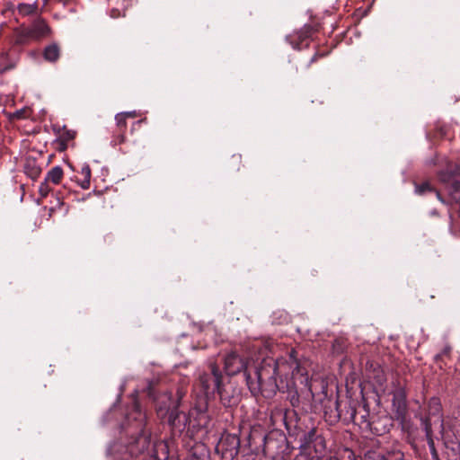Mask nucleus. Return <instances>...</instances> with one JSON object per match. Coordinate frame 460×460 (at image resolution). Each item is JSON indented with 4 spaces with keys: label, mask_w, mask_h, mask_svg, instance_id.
I'll return each instance as SVG.
<instances>
[{
    "label": "nucleus",
    "mask_w": 460,
    "mask_h": 460,
    "mask_svg": "<svg viewBox=\"0 0 460 460\" xmlns=\"http://www.w3.org/2000/svg\"><path fill=\"white\" fill-rule=\"evenodd\" d=\"M431 214H432V215H437V211H436V210H433V211L431 212Z\"/></svg>",
    "instance_id": "34"
},
{
    "label": "nucleus",
    "mask_w": 460,
    "mask_h": 460,
    "mask_svg": "<svg viewBox=\"0 0 460 460\" xmlns=\"http://www.w3.org/2000/svg\"><path fill=\"white\" fill-rule=\"evenodd\" d=\"M222 379L223 376L219 367L215 363H210L208 371L201 374L199 378V385L204 393V395L199 398H205L208 402V396L214 394L223 385Z\"/></svg>",
    "instance_id": "6"
},
{
    "label": "nucleus",
    "mask_w": 460,
    "mask_h": 460,
    "mask_svg": "<svg viewBox=\"0 0 460 460\" xmlns=\"http://www.w3.org/2000/svg\"><path fill=\"white\" fill-rule=\"evenodd\" d=\"M63 169L60 166H55L49 171L45 180L53 184H58L63 178Z\"/></svg>",
    "instance_id": "17"
},
{
    "label": "nucleus",
    "mask_w": 460,
    "mask_h": 460,
    "mask_svg": "<svg viewBox=\"0 0 460 460\" xmlns=\"http://www.w3.org/2000/svg\"><path fill=\"white\" fill-rule=\"evenodd\" d=\"M420 420L422 426H424L426 420H430L432 426L438 429L439 434H444L445 426L442 414V405L439 398L432 397L429 399L428 402L427 415L422 417Z\"/></svg>",
    "instance_id": "8"
},
{
    "label": "nucleus",
    "mask_w": 460,
    "mask_h": 460,
    "mask_svg": "<svg viewBox=\"0 0 460 460\" xmlns=\"http://www.w3.org/2000/svg\"><path fill=\"white\" fill-rule=\"evenodd\" d=\"M367 416H368V412H366L365 415L361 416V423L365 424L367 429H369L373 430L376 434L380 435L381 432H379V430H377L376 428L372 427V423L368 420Z\"/></svg>",
    "instance_id": "24"
},
{
    "label": "nucleus",
    "mask_w": 460,
    "mask_h": 460,
    "mask_svg": "<svg viewBox=\"0 0 460 460\" xmlns=\"http://www.w3.org/2000/svg\"><path fill=\"white\" fill-rule=\"evenodd\" d=\"M193 460H194V459H193ZM195 460H203V459H201V458H199H199H197V459H195Z\"/></svg>",
    "instance_id": "36"
},
{
    "label": "nucleus",
    "mask_w": 460,
    "mask_h": 460,
    "mask_svg": "<svg viewBox=\"0 0 460 460\" xmlns=\"http://www.w3.org/2000/svg\"><path fill=\"white\" fill-rule=\"evenodd\" d=\"M295 350L292 349L289 354V361L288 364L291 366L288 372L289 388L299 382L301 385L307 386L309 385L308 375L305 367L299 363L294 357Z\"/></svg>",
    "instance_id": "9"
},
{
    "label": "nucleus",
    "mask_w": 460,
    "mask_h": 460,
    "mask_svg": "<svg viewBox=\"0 0 460 460\" xmlns=\"http://www.w3.org/2000/svg\"><path fill=\"white\" fill-rule=\"evenodd\" d=\"M80 173L83 176V180L80 181V186L84 190H87L90 187L91 181V169L88 164H84L81 167Z\"/></svg>",
    "instance_id": "20"
},
{
    "label": "nucleus",
    "mask_w": 460,
    "mask_h": 460,
    "mask_svg": "<svg viewBox=\"0 0 460 460\" xmlns=\"http://www.w3.org/2000/svg\"><path fill=\"white\" fill-rule=\"evenodd\" d=\"M314 433H315V431H314V429H313V430H311V431L308 433V437H309V438H311V437L314 436Z\"/></svg>",
    "instance_id": "32"
},
{
    "label": "nucleus",
    "mask_w": 460,
    "mask_h": 460,
    "mask_svg": "<svg viewBox=\"0 0 460 460\" xmlns=\"http://www.w3.org/2000/svg\"><path fill=\"white\" fill-rule=\"evenodd\" d=\"M115 120L118 128L120 131L124 130L127 128V118L120 113H118L115 116Z\"/></svg>",
    "instance_id": "22"
},
{
    "label": "nucleus",
    "mask_w": 460,
    "mask_h": 460,
    "mask_svg": "<svg viewBox=\"0 0 460 460\" xmlns=\"http://www.w3.org/2000/svg\"><path fill=\"white\" fill-rule=\"evenodd\" d=\"M15 43L27 45L31 41H40L52 34V30L47 21L38 16L29 26L22 25L15 30Z\"/></svg>",
    "instance_id": "3"
},
{
    "label": "nucleus",
    "mask_w": 460,
    "mask_h": 460,
    "mask_svg": "<svg viewBox=\"0 0 460 460\" xmlns=\"http://www.w3.org/2000/svg\"><path fill=\"white\" fill-rule=\"evenodd\" d=\"M329 460H338L337 458H330Z\"/></svg>",
    "instance_id": "35"
},
{
    "label": "nucleus",
    "mask_w": 460,
    "mask_h": 460,
    "mask_svg": "<svg viewBox=\"0 0 460 460\" xmlns=\"http://www.w3.org/2000/svg\"><path fill=\"white\" fill-rule=\"evenodd\" d=\"M75 136V132L68 129H64L63 134L61 135L62 141H70L72 140Z\"/></svg>",
    "instance_id": "26"
},
{
    "label": "nucleus",
    "mask_w": 460,
    "mask_h": 460,
    "mask_svg": "<svg viewBox=\"0 0 460 460\" xmlns=\"http://www.w3.org/2000/svg\"><path fill=\"white\" fill-rule=\"evenodd\" d=\"M60 57V48L57 43H52L45 47L43 58L48 62H57Z\"/></svg>",
    "instance_id": "14"
},
{
    "label": "nucleus",
    "mask_w": 460,
    "mask_h": 460,
    "mask_svg": "<svg viewBox=\"0 0 460 460\" xmlns=\"http://www.w3.org/2000/svg\"><path fill=\"white\" fill-rule=\"evenodd\" d=\"M145 120H146V119H139L138 121H137V124H139V123H141V122H143V121H145Z\"/></svg>",
    "instance_id": "33"
},
{
    "label": "nucleus",
    "mask_w": 460,
    "mask_h": 460,
    "mask_svg": "<svg viewBox=\"0 0 460 460\" xmlns=\"http://www.w3.org/2000/svg\"><path fill=\"white\" fill-rule=\"evenodd\" d=\"M225 370L227 375L234 376L242 370L246 372L247 368H250V365L234 351H231L226 355L225 359Z\"/></svg>",
    "instance_id": "10"
},
{
    "label": "nucleus",
    "mask_w": 460,
    "mask_h": 460,
    "mask_svg": "<svg viewBox=\"0 0 460 460\" xmlns=\"http://www.w3.org/2000/svg\"><path fill=\"white\" fill-rule=\"evenodd\" d=\"M24 172L29 177L35 180L40 176L41 169L35 160L28 159L24 165Z\"/></svg>",
    "instance_id": "15"
},
{
    "label": "nucleus",
    "mask_w": 460,
    "mask_h": 460,
    "mask_svg": "<svg viewBox=\"0 0 460 460\" xmlns=\"http://www.w3.org/2000/svg\"><path fill=\"white\" fill-rule=\"evenodd\" d=\"M207 409L206 399L199 398L195 406L190 410L186 436L195 438L200 431L207 428L209 422Z\"/></svg>",
    "instance_id": "4"
},
{
    "label": "nucleus",
    "mask_w": 460,
    "mask_h": 460,
    "mask_svg": "<svg viewBox=\"0 0 460 460\" xmlns=\"http://www.w3.org/2000/svg\"><path fill=\"white\" fill-rule=\"evenodd\" d=\"M451 349H452L449 345L445 346L442 351L435 356L436 361L442 359L443 357L449 356Z\"/></svg>",
    "instance_id": "25"
},
{
    "label": "nucleus",
    "mask_w": 460,
    "mask_h": 460,
    "mask_svg": "<svg viewBox=\"0 0 460 460\" xmlns=\"http://www.w3.org/2000/svg\"><path fill=\"white\" fill-rule=\"evenodd\" d=\"M327 55V52H316L312 58L310 59L309 65L314 63L319 58L325 57Z\"/></svg>",
    "instance_id": "28"
},
{
    "label": "nucleus",
    "mask_w": 460,
    "mask_h": 460,
    "mask_svg": "<svg viewBox=\"0 0 460 460\" xmlns=\"http://www.w3.org/2000/svg\"><path fill=\"white\" fill-rule=\"evenodd\" d=\"M121 114H123L127 119L137 117L136 111H126V112H121Z\"/></svg>",
    "instance_id": "30"
},
{
    "label": "nucleus",
    "mask_w": 460,
    "mask_h": 460,
    "mask_svg": "<svg viewBox=\"0 0 460 460\" xmlns=\"http://www.w3.org/2000/svg\"><path fill=\"white\" fill-rule=\"evenodd\" d=\"M314 447H316L317 446H320L321 447V449H318V448H315L316 451H320L322 452V450L324 449L325 447V445H324V441H323V438H321V437H317L315 438V440H314Z\"/></svg>",
    "instance_id": "27"
},
{
    "label": "nucleus",
    "mask_w": 460,
    "mask_h": 460,
    "mask_svg": "<svg viewBox=\"0 0 460 460\" xmlns=\"http://www.w3.org/2000/svg\"><path fill=\"white\" fill-rule=\"evenodd\" d=\"M297 460H317V459H315V458H314V457H312V458H307L306 456H301V458H298Z\"/></svg>",
    "instance_id": "31"
},
{
    "label": "nucleus",
    "mask_w": 460,
    "mask_h": 460,
    "mask_svg": "<svg viewBox=\"0 0 460 460\" xmlns=\"http://www.w3.org/2000/svg\"><path fill=\"white\" fill-rule=\"evenodd\" d=\"M49 183V181L44 180V181L41 182L39 187V192L42 198L47 197L48 194L51 191V189H50Z\"/></svg>",
    "instance_id": "23"
},
{
    "label": "nucleus",
    "mask_w": 460,
    "mask_h": 460,
    "mask_svg": "<svg viewBox=\"0 0 460 460\" xmlns=\"http://www.w3.org/2000/svg\"><path fill=\"white\" fill-rule=\"evenodd\" d=\"M385 378L384 375H383V374H381V375H380V374L378 373V374H377V376H376V383H377L379 385H384V383H385Z\"/></svg>",
    "instance_id": "29"
},
{
    "label": "nucleus",
    "mask_w": 460,
    "mask_h": 460,
    "mask_svg": "<svg viewBox=\"0 0 460 460\" xmlns=\"http://www.w3.org/2000/svg\"><path fill=\"white\" fill-rule=\"evenodd\" d=\"M169 401H171V395H165L163 400L159 402V405L156 409L158 416L163 419L168 415V422L172 430L180 434L183 432L186 433L189 413L186 414L183 411H178V406L172 409L170 405L166 404Z\"/></svg>",
    "instance_id": "5"
},
{
    "label": "nucleus",
    "mask_w": 460,
    "mask_h": 460,
    "mask_svg": "<svg viewBox=\"0 0 460 460\" xmlns=\"http://www.w3.org/2000/svg\"><path fill=\"white\" fill-rule=\"evenodd\" d=\"M291 366L288 360L279 358L263 359L258 367L246 369L245 379L250 391L258 393L276 394L277 391L289 389L288 372Z\"/></svg>",
    "instance_id": "1"
},
{
    "label": "nucleus",
    "mask_w": 460,
    "mask_h": 460,
    "mask_svg": "<svg viewBox=\"0 0 460 460\" xmlns=\"http://www.w3.org/2000/svg\"><path fill=\"white\" fill-rule=\"evenodd\" d=\"M404 454L400 450L388 451L385 454H379L373 460H403Z\"/></svg>",
    "instance_id": "19"
},
{
    "label": "nucleus",
    "mask_w": 460,
    "mask_h": 460,
    "mask_svg": "<svg viewBox=\"0 0 460 460\" xmlns=\"http://www.w3.org/2000/svg\"><path fill=\"white\" fill-rule=\"evenodd\" d=\"M216 392L218 394L220 401L224 406L230 407L237 402V398L234 395V392L224 385H222Z\"/></svg>",
    "instance_id": "13"
},
{
    "label": "nucleus",
    "mask_w": 460,
    "mask_h": 460,
    "mask_svg": "<svg viewBox=\"0 0 460 460\" xmlns=\"http://www.w3.org/2000/svg\"><path fill=\"white\" fill-rule=\"evenodd\" d=\"M18 13L22 16H28L37 13L38 4H19L17 6Z\"/></svg>",
    "instance_id": "18"
},
{
    "label": "nucleus",
    "mask_w": 460,
    "mask_h": 460,
    "mask_svg": "<svg viewBox=\"0 0 460 460\" xmlns=\"http://www.w3.org/2000/svg\"><path fill=\"white\" fill-rule=\"evenodd\" d=\"M392 402L397 418H402L406 412V401L404 392L402 390H397L394 392L393 394Z\"/></svg>",
    "instance_id": "12"
},
{
    "label": "nucleus",
    "mask_w": 460,
    "mask_h": 460,
    "mask_svg": "<svg viewBox=\"0 0 460 460\" xmlns=\"http://www.w3.org/2000/svg\"><path fill=\"white\" fill-rule=\"evenodd\" d=\"M128 426H131L136 429V436L132 435L127 445V451L131 456H138L149 449L150 436L145 430L146 414L142 412L139 403L134 400L132 411L127 415Z\"/></svg>",
    "instance_id": "2"
},
{
    "label": "nucleus",
    "mask_w": 460,
    "mask_h": 460,
    "mask_svg": "<svg viewBox=\"0 0 460 460\" xmlns=\"http://www.w3.org/2000/svg\"><path fill=\"white\" fill-rule=\"evenodd\" d=\"M314 32V28L311 25H305L301 30H299L296 33V37L298 40V42H296L294 45L295 49H300V44H302L305 40L311 37Z\"/></svg>",
    "instance_id": "16"
},
{
    "label": "nucleus",
    "mask_w": 460,
    "mask_h": 460,
    "mask_svg": "<svg viewBox=\"0 0 460 460\" xmlns=\"http://www.w3.org/2000/svg\"><path fill=\"white\" fill-rule=\"evenodd\" d=\"M240 447L239 438L235 435H223L216 446V452L221 456L222 460H234L238 455Z\"/></svg>",
    "instance_id": "7"
},
{
    "label": "nucleus",
    "mask_w": 460,
    "mask_h": 460,
    "mask_svg": "<svg viewBox=\"0 0 460 460\" xmlns=\"http://www.w3.org/2000/svg\"><path fill=\"white\" fill-rule=\"evenodd\" d=\"M169 447L165 441L159 440L153 444L152 449L145 460H168Z\"/></svg>",
    "instance_id": "11"
},
{
    "label": "nucleus",
    "mask_w": 460,
    "mask_h": 460,
    "mask_svg": "<svg viewBox=\"0 0 460 460\" xmlns=\"http://www.w3.org/2000/svg\"><path fill=\"white\" fill-rule=\"evenodd\" d=\"M422 427L425 431V435H426L427 441H428L429 447L434 448L432 422L430 421V420H426L424 426H422Z\"/></svg>",
    "instance_id": "21"
}]
</instances>
